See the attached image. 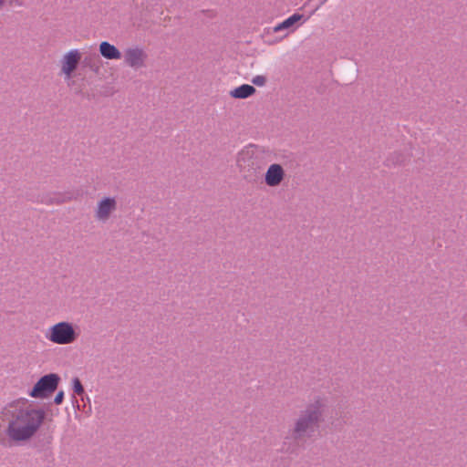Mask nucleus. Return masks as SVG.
I'll return each mask as SVG.
<instances>
[{
    "label": "nucleus",
    "instance_id": "obj_1",
    "mask_svg": "<svg viewBox=\"0 0 467 467\" xmlns=\"http://www.w3.org/2000/svg\"><path fill=\"white\" fill-rule=\"evenodd\" d=\"M46 413L27 399H16L0 410V444L30 441L41 429Z\"/></svg>",
    "mask_w": 467,
    "mask_h": 467
},
{
    "label": "nucleus",
    "instance_id": "obj_2",
    "mask_svg": "<svg viewBox=\"0 0 467 467\" xmlns=\"http://www.w3.org/2000/svg\"><path fill=\"white\" fill-rule=\"evenodd\" d=\"M326 404L323 400L310 403L302 414L296 419L291 430L295 439L311 437L323 420Z\"/></svg>",
    "mask_w": 467,
    "mask_h": 467
},
{
    "label": "nucleus",
    "instance_id": "obj_3",
    "mask_svg": "<svg viewBox=\"0 0 467 467\" xmlns=\"http://www.w3.org/2000/svg\"><path fill=\"white\" fill-rule=\"evenodd\" d=\"M78 327L68 321H60L50 326L46 334V338L56 345H71L79 337Z\"/></svg>",
    "mask_w": 467,
    "mask_h": 467
},
{
    "label": "nucleus",
    "instance_id": "obj_4",
    "mask_svg": "<svg viewBox=\"0 0 467 467\" xmlns=\"http://www.w3.org/2000/svg\"><path fill=\"white\" fill-rule=\"evenodd\" d=\"M83 53L78 48L66 51L58 60L60 75L65 81H70L78 70Z\"/></svg>",
    "mask_w": 467,
    "mask_h": 467
},
{
    "label": "nucleus",
    "instance_id": "obj_5",
    "mask_svg": "<svg viewBox=\"0 0 467 467\" xmlns=\"http://www.w3.org/2000/svg\"><path fill=\"white\" fill-rule=\"evenodd\" d=\"M59 379V377L54 373L42 377L29 391V396L35 399L46 398L57 389Z\"/></svg>",
    "mask_w": 467,
    "mask_h": 467
},
{
    "label": "nucleus",
    "instance_id": "obj_6",
    "mask_svg": "<svg viewBox=\"0 0 467 467\" xmlns=\"http://www.w3.org/2000/svg\"><path fill=\"white\" fill-rule=\"evenodd\" d=\"M118 208L116 197L103 196L100 198L94 208V218L99 223H107L115 213Z\"/></svg>",
    "mask_w": 467,
    "mask_h": 467
},
{
    "label": "nucleus",
    "instance_id": "obj_7",
    "mask_svg": "<svg viewBox=\"0 0 467 467\" xmlns=\"http://www.w3.org/2000/svg\"><path fill=\"white\" fill-rule=\"evenodd\" d=\"M123 58L125 64L134 70L147 67L148 54L144 48L135 46L124 50Z\"/></svg>",
    "mask_w": 467,
    "mask_h": 467
},
{
    "label": "nucleus",
    "instance_id": "obj_8",
    "mask_svg": "<svg viewBox=\"0 0 467 467\" xmlns=\"http://www.w3.org/2000/svg\"><path fill=\"white\" fill-rule=\"evenodd\" d=\"M285 171L278 163L271 164L265 174V182L269 187H277L285 180Z\"/></svg>",
    "mask_w": 467,
    "mask_h": 467
},
{
    "label": "nucleus",
    "instance_id": "obj_9",
    "mask_svg": "<svg viewBox=\"0 0 467 467\" xmlns=\"http://www.w3.org/2000/svg\"><path fill=\"white\" fill-rule=\"evenodd\" d=\"M99 50L101 57L109 60H119L122 57L120 50L108 41L100 42Z\"/></svg>",
    "mask_w": 467,
    "mask_h": 467
},
{
    "label": "nucleus",
    "instance_id": "obj_10",
    "mask_svg": "<svg viewBox=\"0 0 467 467\" xmlns=\"http://www.w3.org/2000/svg\"><path fill=\"white\" fill-rule=\"evenodd\" d=\"M255 93V88L248 84H243L230 91V96L234 99H246Z\"/></svg>",
    "mask_w": 467,
    "mask_h": 467
},
{
    "label": "nucleus",
    "instance_id": "obj_11",
    "mask_svg": "<svg viewBox=\"0 0 467 467\" xmlns=\"http://www.w3.org/2000/svg\"><path fill=\"white\" fill-rule=\"evenodd\" d=\"M302 19H303V15L296 13V14L292 15L291 16H289L288 18H286L285 20H284L283 22L275 26L273 30H274V32L276 33V32H280L285 29H289L293 26H295L296 23L301 21Z\"/></svg>",
    "mask_w": 467,
    "mask_h": 467
},
{
    "label": "nucleus",
    "instance_id": "obj_12",
    "mask_svg": "<svg viewBox=\"0 0 467 467\" xmlns=\"http://www.w3.org/2000/svg\"><path fill=\"white\" fill-rule=\"evenodd\" d=\"M72 388H73L74 393L78 396H81L84 393V388L82 386V383L79 380V379H78V378L73 379Z\"/></svg>",
    "mask_w": 467,
    "mask_h": 467
},
{
    "label": "nucleus",
    "instance_id": "obj_13",
    "mask_svg": "<svg viewBox=\"0 0 467 467\" xmlns=\"http://www.w3.org/2000/svg\"><path fill=\"white\" fill-rule=\"evenodd\" d=\"M265 78L264 76H256L252 79V82L256 86H264L265 84Z\"/></svg>",
    "mask_w": 467,
    "mask_h": 467
},
{
    "label": "nucleus",
    "instance_id": "obj_14",
    "mask_svg": "<svg viewBox=\"0 0 467 467\" xmlns=\"http://www.w3.org/2000/svg\"><path fill=\"white\" fill-rule=\"evenodd\" d=\"M63 400H64V392L63 391H59L56 395V397L54 399V402L58 405V404H61L63 402Z\"/></svg>",
    "mask_w": 467,
    "mask_h": 467
},
{
    "label": "nucleus",
    "instance_id": "obj_15",
    "mask_svg": "<svg viewBox=\"0 0 467 467\" xmlns=\"http://www.w3.org/2000/svg\"><path fill=\"white\" fill-rule=\"evenodd\" d=\"M5 3V0H0V6H2Z\"/></svg>",
    "mask_w": 467,
    "mask_h": 467
}]
</instances>
